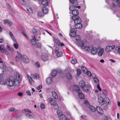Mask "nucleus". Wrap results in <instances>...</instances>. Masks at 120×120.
<instances>
[{
	"label": "nucleus",
	"mask_w": 120,
	"mask_h": 120,
	"mask_svg": "<svg viewBox=\"0 0 120 120\" xmlns=\"http://www.w3.org/2000/svg\"><path fill=\"white\" fill-rule=\"evenodd\" d=\"M35 46H36L37 47L40 48L41 47V45L40 43H36Z\"/></svg>",
	"instance_id": "nucleus-54"
},
{
	"label": "nucleus",
	"mask_w": 120,
	"mask_h": 120,
	"mask_svg": "<svg viewBox=\"0 0 120 120\" xmlns=\"http://www.w3.org/2000/svg\"><path fill=\"white\" fill-rule=\"evenodd\" d=\"M14 47L15 49H17L18 48V45L17 43H15L14 44Z\"/></svg>",
	"instance_id": "nucleus-52"
},
{
	"label": "nucleus",
	"mask_w": 120,
	"mask_h": 120,
	"mask_svg": "<svg viewBox=\"0 0 120 120\" xmlns=\"http://www.w3.org/2000/svg\"><path fill=\"white\" fill-rule=\"evenodd\" d=\"M80 39V36L79 35H77L74 38V39L76 41H79Z\"/></svg>",
	"instance_id": "nucleus-41"
},
{
	"label": "nucleus",
	"mask_w": 120,
	"mask_h": 120,
	"mask_svg": "<svg viewBox=\"0 0 120 120\" xmlns=\"http://www.w3.org/2000/svg\"><path fill=\"white\" fill-rule=\"evenodd\" d=\"M21 78L20 75L19 73L17 72H15L14 73V76L13 79L15 82V86L18 87L20 85Z\"/></svg>",
	"instance_id": "nucleus-1"
},
{
	"label": "nucleus",
	"mask_w": 120,
	"mask_h": 120,
	"mask_svg": "<svg viewBox=\"0 0 120 120\" xmlns=\"http://www.w3.org/2000/svg\"><path fill=\"white\" fill-rule=\"evenodd\" d=\"M104 49L102 48L100 49L98 53V55L99 56H101L103 55L104 52Z\"/></svg>",
	"instance_id": "nucleus-24"
},
{
	"label": "nucleus",
	"mask_w": 120,
	"mask_h": 120,
	"mask_svg": "<svg viewBox=\"0 0 120 120\" xmlns=\"http://www.w3.org/2000/svg\"><path fill=\"white\" fill-rule=\"evenodd\" d=\"M2 52L5 54L6 55H8V51L5 48H3V49L2 50Z\"/></svg>",
	"instance_id": "nucleus-38"
},
{
	"label": "nucleus",
	"mask_w": 120,
	"mask_h": 120,
	"mask_svg": "<svg viewBox=\"0 0 120 120\" xmlns=\"http://www.w3.org/2000/svg\"><path fill=\"white\" fill-rule=\"evenodd\" d=\"M9 34L12 38H14L12 33L11 31H9Z\"/></svg>",
	"instance_id": "nucleus-57"
},
{
	"label": "nucleus",
	"mask_w": 120,
	"mask_h": 120,
	"mask_svg": "<svg viewBox=\"0 0 120 120\" xmlns=\"http://www.w3.org/2000/svg\"><path fill=\"white\" fill-rule=\"evenodd\" d=\"M25 116L27 118L30 119H34L35 118L31 114L27 113L25 114Z\"/></svg>",
	"instance_id": "nucleus-25"
},
{
	"label": "nucleus",
	"mask_w": 120,
	"mask_h": 120,
	"mask_svg": "<svg viewBox=\"0 0 120 120\" xmlns=\"http://www.w3.org/2000/svg\"><path fill=\"white\" fill-rule=\"evenodd\" d=\"M102 92L103 94L104 95H106L107 94V93L106 91L104 90H102Z\"/></svg>",
	"instance_id": "nucleus-58"
},
{
	"label": "nucleus",
	"mask_w": 120,
	"mask_h": 120,
	"mask_svg": "<svg viewBox=\"0 0 120 120\" xmlns=\"http://www.w3.org/2000/svg\"><path fill=\"white\" fill-rule=\"evenodd\" d=\"M52 95L54 99H57L58 98V95L55 92H53L52 93Z\"/></svg>",
	"instance_id": "nucleus-29"
},
{
	"label": "nucleus",
	"mask_w": 120,
	"mask_h": 120,
	"mask_svg": "<svg viewBox=\"0 0 120 120\" xmlns=\"http://www.w3.org/2000/svg\"><path fill=\"white\" fill-rule=\"evenodd\" d=\"M53 39L55 43L54 45H55V44H56L59 47L60 45V42L59 40L55 38H53Z\"/></svg>",
	"instance_id": "nucleus-16"
},
{
	"label": "nucleus",
	"mask_w": 120,
	"mask_h": 120,
	"mask_svg": "<svg viewBox=\"0 0 120 120\" xmlns=\"http://www.w3.org/2000/svg\"><path fill=\"white\" fill-rule=\"evenodd\" d=\"M86 42V41H81L79 42V45L82 47V48H83L84 46V44Z\"/></svg>",
	"instance_id": "nucleus-22"
},
{
	"label": "nucleus",
	"mask_w": 120,
	"mask_h": 120,
	"mask_svg": "<svg viewBox=\"0 0 120 120\" xmlns=\"http://www.w3.org/2000/svg\"><path fill=\"white\" fill-rule=\"evenodd\" d=\"M27 11L30 14H32L33 13V11L31 8L30 7H27Z\"/></svg>",
	"instance_id": "nucleus-30"
},
{
	"label": "nucleus",
	"mask_w": 120,
	"mask_h": 120,
	"mask_svg": "<svg viewBox=\"0 0 120 120\" xmlns=\"http://www.w3.org/2000/svg\"><path fill=\"white\" fill-rule=\"evenodd\" d=\"M96 110L99 114L101 115L103 114V113L102 109L100 106H98L97 107Z\"/></svg>",
	"instance_id": "nucleus-15"
},
{
	"label": "nucleus",
	"mask_w": 120,
	"mask_h": 120,
	"mask_svg": "<svg viewBox=\"0 0 120 120\" xmlns=\"http://www.w3.org/2000/svg\"><path fill=\"white\" fill-rule=\"evenodd\" d=\"M41 58L43 60H47L48 59V54L46 53H42L41 55Z\"/></svg>",
	"instance_id": "nucleus-11"
},
{
	"label": "nucleus",
	"mask_w": 120,
	"mask_h": 120,
	"mask_svg": "<svg viewBox=\"0 0 120 120\" xmlns=\"http://www.w3.org/2000/svg\"><path fill=\"white\" fill-rule=\"evenodd\" d=\"M74 89L76 91L79 95V96L81 99H83L84 98V94L82 93V91L80 90L79 86L76 85H74Z\"/></svg>",
	"instance_id": "nucleus-2"
},
{
	"label": "nucleus",
	"mask_w": 120,
	"mask_h": 120,
	"mask_svg": "<svg viewBox=\"0 0 120 120\" xmlns=\"http://www.w3.org/2000/svg\"><path fill=\"white\" fill-rule=\"evenodd\" d=\"M38 16L40 17H42L43 16V14L42 12H41V11H39L38 12Z\"/></svg>",
	"instance_id": "nucleus-44"
},
{
	"label": "nucleus",
	"mask_w": 120,
	"mask_h": 120,
	"mask_svg": "<svg viewBox=\"0 0 120 120\" xmlns=\"http://www.w3.org/2000/svg\"><path fill=\"white\" fill-rule=\"evenodd\" d=\"M91 88V86L90 85H86L82 89L85 91L86 92L89 91Z\"/></svg>",
	"instance_id": "nucleus-12"
},
{
	"label": "nucleus",
	"mask_w": 120,
	"mask_h": 120,
	"mask_svg": "<svg viewBox=\"0 0 120 120\" xmlns=\"http://www.w3.org/2000/svg\"><path fill=\"white\" fill-rule=\"evenodd\" d=\"M49 102L51 105L54 106V108L55 109H59V107L54 100L50 98L49 99Z\"/></svg>",
	"instance_id": "nucleus-4"
},
{
	"label": "nucleus",
	"mask_w": 120,
	"mask_h": 120,
	"mask_svg": "<svg viewBox=\"0 0 120 120\" xmlns=\"http://www.w3.org/2000/svg\"><path fill=\"white\" fill-rule=\"evenodd\" d=\"M76 30L75 28H73L71 30V33L69 35L70 36L73 37L76 35Z\"/></svg>",
	"instance_id": "nucleus-13"
},
{
	"label": "nucleus",
	"mask_w": 120,
	"mask_h": 120,
	"mask_svg": "<svg viewBox=\"0 0 120 120\" xmlns=\"http://www.w3.org/2000/svg\"><path fill=\"white\" fill-rule=\"evenodd\" d=\"M35 66L37 67V68H39L40 66V64L38 62H37L35 63Z\"/></svg>",
	"instance_id": "nucleus-48"
},
{
	"label": "nucleus",
	"mask_w": 120,
	"mask_h": 120,
	"mask_svg": "<svg viewBox=\"0 0 120 120\" xmlns=\"http://www.w3.org/2000/svg\"><path fill=\"white\" fill-rule=\"evenodd\" d=\"M79 85L80 86L82 87V89L84 87V86L86 85H85V82L83 81L80 82L79 83Z\"/></svg>",
	"instance_id": "nucleus-40"
},
{
	"label": "nucleus",
	"mask_w": 120,
	"mask_h": 120,
	"mask_svg": "<svg viewBox=\"0 0 120 120\" xmlns=\"http://www.w3.org/2000/svg\"><path fill=\"white\" fill-rule=\"evenodd\" d=\"M5 83L9 88L12 87L14 85H15V82L13 79L11 80L9 79H7L5 80Z\"/></svg>",
	"instance_id": "nucleus-3"
},
{
	"label": "nucleus",
	"mask_w": 120,
	"mask_h": 120,
	"mask_svg": "<svg viewBox=\"0 0 120 120\" xmlns=\"http://www.w3.org/2000/svg\"><path fill=\"white\" fill-rule=\"evenodd\" d=\"M43 12L45 14H47L48 12V8L45 7H44L42 9Z\"/></svg>",
	"instance_id": "nucleus-31"
},
{
	"label": "nucleus",
	"mask_w": 120,
	"mask_h": 120,
	"mask_svg": "<svg viewBox=\"0 0 120 120\" xmlns=\"http://www.w3.org/2000/svg\"><path fill=\"white\" fill-rule=\"evenodd\" d=\"M114 47L115 46L114 45L112 46L110 45L107 46L105 49V50L106 52H109L111 51L112 49H113Z\"/></svg>",
	"instance_id": "nucleus-14"
},
{
	"label": "nucleus",
	"mask_w": 120,
	"mask_h": 120,
	"mask_svg": "<svg viewBox=\"0 0 120 120\" xmlns=\"http://www.w3.org/2000/svg\"><path fill=\"white\" fill-rule=\"evenodd\" d=\"M89 109L91 112H94L96 110V109L93 106H91L89 107Z\"/></svg>",
	"instance_id": "nucleus-28"
},
{
	"label": "nucleus",
	"mask_w": 120,
	"mask_h": 120,
	"mask_svg": "<svg viewBox=\"0 0 120 120\" xmlns=\"http://www.w3.org/2000/svg\"><path fill=\"white\" fill-rule=\"evenodd\" d=\"M57 115L59 117L63 115L60 110H57Z\"/></svg>",
	"instance_id": "nucleus-37"
},
{
	"label": "nucleus",
	"mask_w": 120,
	"mask_h": 120,
	"mask_svg": "<svg viewBox=\"0 0 120 120\" xmlns=\"http://www.w3.org/2000/svg\"><path fill=\"white\" fill-rule=\"evenodd\" d=\"M42 4L44 6H45L47 5L48 3L47 0H43L41 1Z\"/></svg>",
	"instance_id": "nucleus-32"
},
{
	"label": "nucleus",
	"mask_w": 120,
	"mask_h": 120,
	"mask_svg": "<svg viewBox=\"0 0 120 120\" xmlns=\"http://www.w3.org/2000/svg\"><path fill=\"white\" fill-rule=\"evenodd\" d=\"M86 74L89 77H90L91 76V73L89 71H86Z\"/></svg>",
	"instance_id": "nucleus-51"
},
{
	"label": "nucleus",
	"mask_w": 120,
	"mask_h": 120,
	"mask_svg": "<svg viewBox=\"0 0 120 120\" xmlns=\"http://www.w3.org/2000/svg\"><path fill=\"white\" fill-rule=\"evenodd\" d=\"M75 26L76 28L78 29H81L82 27V25L81 23L75 24Z\"/></svg>",
	"instance_id": "nucleus-23"
},
{
	"label": "nucleus",
	"mask_w": 120,
	"mask_h": 120,
	"mask_svg": "<svg viewBox=\"0 0 120 120\" xmlns=\"http://www.w3.org/2000/svg\"><path fill=\"white\" fill-rule=\"evenodd\" d=\"M35 40H36L33 38L32 39H31V43L32 45L34 46L36 45V44L37 43H36L35 42Z\"/></svg>",
	"instance_id": "nucleus-33"
},
{
	"label": "nucleus",
	"mask_w": 120,
	"mask_h": 120,
	"mask_svg": "<svg viewBox=\"0 0 120 120\" xmlns=\"http://www.w3.org/2000/svg\"><path fill=\"white\" fill-rule=\"evenodd\" d=\"M112 4L114 7H116L117 6L120 7V0H114Z\"/></svg>",
	"instance_id": "nucleus-9"
},
{
	"label": "nucleus",
	"mask_w": 120,
	"mask_h": 120,
	"mask_svg": "<svg viewBox=\"0 0 120 120\" xmlns=\"http://www.w3.org/2000/svg\"><path fill=\"white\" fill-rule=\"evenodd\" d=\"M93 79H94V81L96 83H97V84H98V79L96 77H94L93 78Z\"/></svg>",
	"instance_id": "nucleus-43"
},
{
	"label": "nucleus",
	"mask_w": 120,
	"mask_h": 120,
	"mask_svg": "<svg viewBox=\"0 0 120 120\" xmlns=\"http://www.w3.org/2000/svg\"><path fill=\"white\" fill-rule=\"evenodd\" d=\"M4 22L5 24H6L9 26H11L12 24V22L9 19L4 20Z\"/></svg>",
	"instance_id": "nucleus-21"
},
{
	"label": "nucleus",
	"mask_w": 120,
	"mask_h": 120,
	"mask_svg": "<svg viewBox=\"0 0 120 120\" xmlns=\"http://www.w3.org/2000/svg\"><path fill=\"white\" fill-rule=\"evenodd\" d=\"M3 46L2 45H0V51H1V52H2V50L3 49Z\"/></svg>",
	"instance_id": "nucleus-64"
},
{
	"label": "nucleus",
	"mask_w": 120,
	"mask_h": 120,
	"mask_svg": "<svg viewBox=\"0 0 120 120\" xmlns=\"http://www.w3.org/2000/svg\"><path fill=\"white\" fill-rule=\"evenodd\" d=\"M24 111H25L26 112H27L29 113H30L31 112V111L28 109H24L23 110Z\"/></svg>",
	"instance_id": "nucleus-55"
},
{
	"label": "nucleus",
	"mask_w": 120,
	"mask_h": 120,
	"mask_svg": "<svg viewBox=\"0 0 120 120\" xmlns=\"http://www.w3.org/2000/svg\"><path fill=\"white\" fill-rule=\"evenodd\" d=\"M21 60L24 63H27L29 62V60L27 56L25 55L21 56Z\"/></svg>",
	"instance_id": "nucleus-8"
},
{
	"label": "nucleus",
	"mask_w": 120,
	"mask_h": 120,
	"mask_svg": "<svg viewBox=\"0 0 120 120\" xmlns=\"http://www.w3.org/2000/svg\"><path fill=\"white\" fill-rule=\"evenodd\" d=\"M8 110L10 112L14 111V112H17L18 110L17 109H15L14 108H11L9 109Z\"/></svg>",
	"instance_id": "nucleus-36"
},
{
	"label": "nucleus",
	"mask_w": 120,
	"mask_h": 120,
	"mask_svg": "<svg viewBox=\"0 0 120 120\" xmlns=\"http://www.w3.org/2000/svg\"><path fill=\"white\" fill-rule=\"evenodd\" d=\"M76 62V60L75 59H73L71 61V63L73 64H75Z\"/></svg>",
	"instance_id": "nucleus-56"
},
{
	"label": "nucleus",
	"mask_w": 120,
	"mask_h": 120,
	"mask_svg": "<svg viewBox=\"0 0 120 120\" xmlns=\"http://www.w3.org/2000/svg\"><path fill=\"white\" fill-rule=\"evenodd\" d=\"M116 49L119 53H120V47H116Z\"/></svg>",
	"instance_id": "nucleus-60"
},
{
	"label": "nucleus",
	"mask_w": 120,
	"mask_h": 120,
	"mask_svg": "<svg viewBox=\"0 0 120 120\" xmlns=\"http://www.w3.org/2000/svg\"><path fill=\"white\" fill-rule=\"evenodd\" d=\"M82 48H84V49L87 51H88L90 49V48L89 46H87L85 47L84 46Z\"/></svg>",
	"instance_id": "nucleus-42"
},
{
	"label": "nucleus",
	"mask_w": 120,
	"mask_h": 120,
	"mask_svg": "<svg viewBox=\"0 0 120 120\" xmlns=\"http://www.w3.org/2000/svg\"><path fill=\"white\" fill-rule=\"evenodd\" d=\"M55 52L57 56L58 57L61 56L63 54L62 52L60 51L58 49H56Z\"/></svg>",
	"instance_id": "nucleus-17"
},
{
	"label": "nucleus",
	"mask_w": 120,
	"mask_h": 120,
	"mask_svg": "<svg viewBox=\"0 0 120 120\" xmlns=\"http://www.w3.org/2000/svg\"><path fill=\"white\" fill-rule=\"evenodd\" d=\"M30 76L34 79H39V75L38 74H31L30 75Z\"/></svg>",
	"instance_id": "nucleus-19"
},
{
	"label": "nucleus",
	"mask_w": 120,
	"mask_h": 120,
	"mask_svg": "<svg viewBox=\"0 0 120 120\" xmlns=\"http://www.w3.org/2000/svg\"><path fill=\"white\" fill-rule=\"evenodd\" d=\"M57 71L55 70H53L52 71L51 73V76L52 77H54L57 74Z\"/></svg>",
	"instance_id": "nucleus-27"
},
{
	"label": "nucleus",
	"mask_w": 120,
	"mask_h": 120,
	"mask_svg": "<svg viewBox=\"0 0 120 120\" xmlns=\"http://www.w3.org/2000/svg\"><path fill=\"white\" fill-rule=\"evenodd\" d=\"M98 102L99 104L101 105L104 104L105 103V101L103 98L101 97H99L98 98Z\"/></svg>",
	"instance_id": "nucleus-18"
},
{
	"label": "nucleus",
	"mask_w": 120,
	"mask_h": 120,
	"mask_svg": "<svg viewBox=\"0 0 120 120\" xmlns=\"http://www.w3.org/2000/svg\"><path fill=\"white\" fill-rule=\"evenodd\" d=\"M69 2L71 3L75 4V5H76L78 4V3L76 0H69Z\"/></svg>",
	"instance_id": "nucleus-34"
},
{
	"label": "nucleus",
	"mask_w": 120,
	"mask_h": 120,
	"mask_svg": "<svg viewBox=\"0 0 120 120\" xmlns=\"http://www.w3.org/2000/svg\"><path fill=\"white\" fill-rule=\"evenodd\" d=\"M34 29H35L37 30V32L38 33L39 35H41V33L44 34H45V33L44 32L45 30L43 29L37 27L36 28H34Z\"/></svg>",
	"instance_id": "nucleus-10"
},
{
	"label": "nucleus",
	"mask_w": 120,
	"mask_h": 120,
	"mask_svg": "<svg viewBox=\"0 0 120 120\" xmlns=\"http://www.w3.org/2000/svg\"><path fill=\"white\" fill-rule=\"evenodd\" d=\"M77 7H74L73 6H71L69 8L70 11H72V14L73 16H78L77 15L79 14V11L78 10H73L75 8Z\"/></svg>",
	"instance_id": "nucleus-6"
},
{
	"label": "nucleus",
	"mask_w": 120,
	"mask_h": 120,
	"mask_svg": "<svg viewBox=\"0 0 120 120\" xmlns=\"http://www.w3.org/2000/svg\"><path fill=\"white\" fill-rule=\"evenodd\" d=\"M59 118L60 120H66L67 117L64 115L59 117Z\"/></svg>",
	"instance_id": "nucleus-26"
},
{
	"label": "nucleus",
	"mask_w": 120,
	"mask_h": 120,
	"mask_svg": "<svg viewBox=\"0 0 120 120\" xmlns=\"http://www.w3.org/2000/svg\"><path fill=\"white\" fill-rule=\"evenodd\" d=\"M40 107L41 109H44L45 107L44 104L42 103H41L40 105Z\"/></svg>",
	"instance_id": "nucleus-47"
},
{
	"label": "nucleus",
	"mask_w": 120,
	"mask_h": 120,
	"mask_svg": "<svg viewBox=\"0 0 120 120\" xmlns=\"http://www.w3.org/2000/svg\"><path fill=\"white\" fill-rule=\"evenodd\" d=\"M81 73V70L79 69L77 70V74L78 75H79Z\"/></svg>",
	"instance_id": "nucleus-50"
},
{
	"label": "nucleus",
	"mask_w": 120,
	"mask_h": 120,
	"mask_svg": "<svg viewBox=\"0 0 120 120\" xmlns=\"http://www.w3.org/2000/svg\"><path fill=\"white\" fill-rule=\"evenodd\" d=\"M29 81L31 84H32L34 83V81L32 78L30 79H29Z\"/></svg>",
	"instance_id": "nucleus-49"
},
{
	"label": "nucleus",
	"mask_w": 120,
	"mask_h": 120,
	"mask_svg": "<svg viewBox=\"0 0 120 120\" xmlns=\"http://www.w3.org/2000/svg\"><path fill=\"white\" fill-rule=\"evenodd\" d=\"M84 102L85 104L87 105L89 104V102L88 101V100L86 99L84 100Z\"/></svg>",
	"instance_id": "nucleus-62"
},
{
	"label": "nucleus",
	"mask_w": 120,
	"mask_h": 120,
	"mask_svg": "<svg viewBox=\"0 0 120 120\" xmlns=\"http://www.w3.org/2000/svg\"><path fill=\"white\" fill-rule=\"evenodd\" d=\"M106 99L107 100H108L106 102V103L108 105H110V102L108 98H107Z\"/></svg>",
	"instance_id": "nucleus-59"
},
{
	"label": "nucleus",
	"mask_w": 120,
	"mask_h": 120,
	"mask_svg": "<svg viewBox=\"0 0 120 120\" xmlns=\"http://www.w3.org/2000/svg\"><path fill=\"white\" fill-rule=\"evenodd\" d=\"M23 94L22 92H20L18 93L17 94V95L20 96H21Z\"/></svg>",
	"instance_id": "nucleus-61"
},
{
	"label": "nucleus",
	"mask_w": 120,
	"mask_h": 120,
	"mask_svg": "<svg viewBox=\"0 0 120 120\" xmlns=\"http://www.w3.org/2000/svg\"><path fill=\"white\" fill-rule=\"evenodd\" d=\"M16 62H18L19 60V56H16L15 57Z\"/></svg>",
	"instance_id": "nucleus-53"
},
{
	"label": "nucleus",
	"mask_w": 120,
	"mask_h": 120,
	"mask_svg": "<svg viewBox=\"0 0 120 120\" xmlns=\"http://www.w3.org/2000/svg\"><path fill=\"white\" fill-rule=\"evenodd\" d=\"M72 19L74 21L75 24L79 23L82 21L81 19L78 16H73L72 17Z\"/></svg>",
	"instance_id": "nucleus-7"
},
{
	"label": "nucleus",
	"mask_w": 120,
	"mask_h": 120,
	"mask_svg": "<svg viewBox=\"0 0 120 120\" xmlns=\"http://www.w3.org/2000/svg\"><path fill=\"white\" fill-rule=\"evenodd\" d=\"M68 79H71V76L69 73H68L66 75Z\"/></svg>",
	"instance_id": "nucleus-46"
},
{
	"label": "nucleus",
	"mask_w": 120,
	"mask_h": 120,
	"mask_svg": "<svg viewBox=\"0 0 120 120\" xmlns=\"http://www.w3.org/2000/svg\"><path fill=\"white\" fill-rule=\"evenodd\" d=\"M46 82L48 84H50L52 82V79L51 78H48L46 79Z\"/></svg>",
	"instance_id": "nucleus-35"
},
{
	"label": "nucleus",
	"mask_w": 120,
	"mask_h": 120,
	"mask_svg": "<svg viewBox=\"0 0 120 120\" xmlns=\"http://www.w3.org/2000/svg\"><path fill=\"white\" fill-rule=\"evenodd\" d=\"M81 69L82 71L85 73H86V71H87V70L86 67L84 66H82Z\"/></svg>",
	"instance_id": "nucleus-39"
},
{
	"label": "nucleus",
	"mask_w": 120,
	"mask_h": 120,
	"mask_svg": "<svg viewBox=\"0 0 120 120\" xmlns=\"http://www.w3.org/2000/svg\"><path fill=\"white\" fill-rule=\"evenodd\" d=\"M4 72V70L3 68L0 66V75H2Z\"/></svg>",
	"instance_id": "nucleus-45"
},
{
	"label": "nucleus",
	"mask_w": 120,
	"mask_h": 120,
	"mask_svg": "<svg viewBox=\"0 0 120 120\" xmlns=\"http://www.w3.org/2000/svg\"><path fill=\"white\" fill-rule=\"evenodd\" d=\"M98 52V49L96 47L93 48L91 50V53L93 55H95Z\"/></svg>",
	"instance_id": "nucleus-20"
},
{
	"label": "nucleus",
	"mask_w": 120,
	"mask_h": 120,
	"mask_svg": "<svg viewBox=\"0 0 120 120\" xmlns=\"http://www.w3.org/2000/svg\"><path fill=\"white\" fill-rule=\"evenodd\" d=\"M42 86L41 85H40L39 86H38L37 87V89L38 90H39L40 89H41V88H42Z\"/></svg>",
	"instance_id": "nucleus-63"
},
{
	"label": "nucleus",
	"mask_w": 120,
	"mask_h": 120,
	"mask_svg": "<svg viewBox=\"0 0 120 120\" xmlns=\"http://www.w3.org/2000/svg\"><path fill=\"white\" fill-rule=\"evenodd\" d=\"M33 34L32 35L33 38L36 41H38L40 38V35H39L38 33L37 32V30L34 29L33 30Z\"/></svg>",
	"instance_id": "nucleus-5"
}]
</instances>
